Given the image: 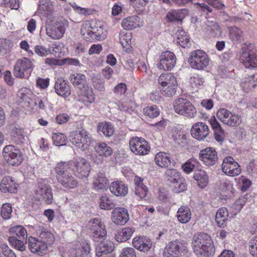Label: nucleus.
Masks as SVG:
<instances>
[{
    "label": "nucleus",
    "instance_id": "obj_1",
    "mask_svg": "<svg viewBox=\"0 0 257 257\" xmlns=\"http://www.w3.org/2000/svg\"><path fill=\"white\" fill-rule=\"evenodd\" d=\"M192 246L197 257H211L215 252L211 236L205 233L194 235L192 241Z\"/></svg>",
    "mask_w": 257,
    "mask_h": 257
},
{
    "label": "nucleus",
    "instance_id": "obj_2",
    "mask_svg": "<svg viewBox=\"0 0 257 257\" xmlns=\"http://www.w3.org/2000/svg\"><path fill=\"white\" fill-rule=\"evenodd\" d=\"M64 163V162L59 163L55 168L57 180L65 188H74L78 185V181L71 174V170Z\"/></svg>",
    "mask_w": 257,
    "mask_h": 257
},
{
    "label": "nucleus",
    "instance_id": "obj_3",
    "mask_svg": "<svg viewBox=\"0 0 257 257\" xmlns=\"http://www.w3.org/2000/svg\"><path fill=\"white\" fill-rule=\"evenodd\" d=\"M55 18L45 20L46 32L47 35L53 40H59L64 35L66 29L68 26V22L64 19H57Z\"/></svg>",
    "mask_w": 257,
    "mask_h": 257
},
{
    "label": "nucleus",
    "instance_id": "obj_4",
    "mask_svg": "<svg viewBox=\"0 0 257 257\" xmlns=\"http://www.w3.org/2000/svg\"><path fill=\"white\" fill-rule=\"evenodd\" d=\"M175 111L187 118H193L197 114L195 106L188 100L184 98L175 99L173 102Z\"/></svg>",
    "mask_w": 257,
    "mask_h": 257
},
{
    "label": "nucleus",
    "instance_id": "obj_5",
    "mask_svg": "<svg viewBox=\"0 0 257 257\" xmlns=\"http://www.w3.org/2000/svg\"><path fill=\"white\" fill-rule=\"evenodd\" d=\"M64 162L76 177L83 178L88 176L90 165L85 159L79 158Z\"/></svg>",
    "mask_w": 257,
    "mask_h": 257
},
{
    "label": "nucleus",
    "instance_id": "obj_6",
    "mask_svg": "<svg viewBox=\"0 0 257 257\" xmlns=\"http://www.w3.org/2000/svg\"><path fill=\"white\" fill-rule=\"evenodd\" d=\"M188 243L185 240H175L169 242L165 248L164 257H180L187 253Z\"/></svg>",
    "mask_w": 257,
    "mask_h": 257
},
{
    "label": "nucleus",
    "instance_id": "obj_7",
    "mask_svg": "<svg viewBox=\"0 0 257 257\" xmlns=\"http://www.w3.org/2000/svg\"><path fill=\"white\" fill-rule=\"evenodd\" d=\"M188 63L192 68L203 70L209 65V58L203 51L197 50L190 53Z\"/></svg>",
    "mask_w": 257,
    "mask_h": 257
},
{
    "label": "nucleus",
    "instance_id": "obj_8",
    "mask_svg": "<svg viewBox=\"0 0 257 257\" xmlns=\"http://www.w3.org/2000/svg\"><path fill=\"white\" fill-rule=\"evenodd\" d=\"M69 138L70 142L81 150L88 149L91 141L88 132L83 128L72 132Z\"/></svg>",
    "mask_w": 257,
    "mask_h": 257
},
{
    "label": "nucleus",
    "instance_id": "obj_9",
    "mask_svg": "<svg viewBox=\"0 0 257 257\" xmlns=\"http://www.w3.org/2000/svg\"><path fill=\"white\" fill-rule=\"evenodd\" d=\"M34 67L33 61L28 58L18 59L14 69V74L19 78H28Z\"/></svg>",
    "mask_w": 257,
    "mask_h": 257
},
{
    "label": "nucleus",
    "instance_id": "obj_10",
    "mask_svg": "<svg viewBox=\"0 0 257 257\" xmlns=\"http://www.w3.org/2000/svg\"><path fill=\"white\" fill-rule=\"evenodd\" d=\"M3 154L6 162L12 166H18L23 160L20 150L13 145L6 146L3 149Z\"/></svg>",
    "mask_w": 257,
    "mask_h": 257
},
{
    "label": "nucleus",
    "instance_id": "obj_11",
    "mask_svg": "<svg viewBox=\"0 0 257 257\" xmlns=\"http://www.w3.org/2000/svg\"><path fill=\"white\" fill-rule=\"evenodd\" d=\"M216 116L224 124L230 126H237L241 123V118L239 115L225 108L219 109L217 111Z\"/></svg>",
    "mask_w": 257,
    "mask_h": 257
},
{
    "label": "nucleus",
    "instance_id": "obj_12",
    "mask_svg": "<svg viewBox=\"0 0 257 257\" xmlns=\"http://www.w3.org/2000/svg\"><path fill=\"white\" fill-rule=\"evenodd\" d=\"M129 146L131 151L136 155H146L150 151L148 143L145 139L137 137L130 139Z\"/></svg>",
    "mask_w": 257,
    "mask_h": 257
},
{
    "label": "nucleus",
    "instance_id": "obj_13",
    "mask_svg": "<svg viewBox=\"0 0 257 257\" xmlns=\"http://www.w3.org/2000/svg\"><path fill=\"white\" fill-rule=\"evenodd\" d=\"M222 172L229 176H236L241 173V168L239 164L231 157L224 158L221 165Z\"/></svg>",
    "mask_w": 257,
    "mask_h": 257
},
{
    "label": "nucleus",
    "instance_id": "obj_14",
    "mask_svg": "<svg viewBox=\"0 0 257 257\" xmlns=\"http://www.w3.org/2000/svg\"><path fill=\"white\" fill-rule=\"evenodd\" d=\"M240 60L247 68L257 67V54L255 50L250 49L248 47L243 48Z\"/></svg>",
    "mask_w": 257,
    "mask_h": 257
},
{
    "label": "nucleus",
    "instance_id": "obj_15",
    "mask_svg": "<svg viewBox=\"0 0 257 257\" xmlns=\"http://www.w3.org/2000/svg\"><path fill=\"white\" fill-rule=\"evenodd\" d=\"M35 193L39 200L43 201L48 204H51L53 202V193L51 187L49 184L42 182H39Z\"/></svg>",
    "mask_w": 257,
    "mask_h": 257
},
{
    "label": "nucleus",
    "instance_id": "obj_16",
    "mask_svg": "<svg viewBox=\"0 0 257 257\" xmlns=\"http://www.w3.org/2000/svg\"><path fill=\"white\" fill-rule=\"evenodd\" d=\"M176 62V58L174 54L170 51L162 53L160 57V62L157 64V68L160 70H170Z\"/></svg>",
    "mask_w": 257,
    "mask_h": 257
},
{
    "label": "nucleus",
    "instance_id": "obj_17",
    "mask_svg": "<svg viewBox=\"0 0 257 257\" xmlns=\"http://www.w3.org/2000/svg\"><path fill=\"white\" fill-rule=\"evenodd\" d=\"M88 227L94 239L101 238L106 235L105 225L100 218H94L88 222Z\"/></svg>",
    "mask_w": 257,
    "mask_h": 257
},
{
    "label": "nucleus",
    "instance_id": "obj_18",
    "mask_svg": "<svg viewBox=\"0 0 257 257\" xmlns=\"http://www.w3.org/2000/svg\"><path fill=\"white\" fill-rule=\"evenodd\" d=\"M37 12L46 20L55 18L54 14V8L53 2L51 0H40Z\"/></svg>",
    "mask_w": 257,
    "mask_h": 257
},
{
    "label": "nucleus",
    "instance_id": "obj_19",
    "mask_svg": "<svg viewBox=\"0 0 257 257\" xmlns=\"http://www.w3.org/2000/svg\"><path fill=\"white\" fill-rule=\"evenodd\" d=\"M199 159L205 165L212 166L218 160L217 153L215 149L211 147L206 148L200 151Z\"/></svg>",
    "mask_w": 257,
    "mask_h": 257
},
{
    "label": "nucleus",
    "instance_id": "obj_20",
    "mask_svg": "<svg viewBox=\"0 0 257 257\" xmlns=\"http://www.w3.org/2000/svg\"><path fill=\"white\" fill-rule=\"evenodd\" d=\"M209 129L208 125L202 122L195 123L191 129L192 136L198 140L205 139L209 135Z\"/></svg>",
    "mask_w": 257,
    "mask_h": 257
},
{
    "label": "nucleus",
    "instance_id": "obj_21",
    "mask_svg": "<svg viewBox=\"0 0 257 257\" xmlns=\"http://www.w3.org/2000/svg\"><path fill=\"white\" fill-rule=\"evenodd\" d=\"M28 245L30 250L34 253L42 255L47 251L48 246L39 238L30 236L28 239Z\"/></svg>",
    "mask_w": 257,
    "mask_h": 257
},
{
    "label": "nucleus",
    "instance_id": "obj_22",
    "mask_svg": "<svg viewBox=\"0 0 257 257\" xmlns=\"http://www.w3.org/2000/svg\"><path fill=\"white\" fill-rule=\"evenodd\" d=\"M112 221L118 225H124L129 220V214L127 209L116 207L112 211Z\"/></svg>",
    "mask_w": 257,
    "mask_h": 257
},
{
    "label": "nucleus",
    "instance_id": "obj_23",
    "mask_svg": "<svg viewBox=\"0 0 257 257\" xmlns=\"http://www.w3.org/2000/svg\"><path fill=\"white\" fill-rule=\"evenodd\" d=\"M133 244L137 249L147 252L151 248L152 242L150 238L146 236H137L133 239Z\"/></svg>",
    "mask_w": 257,
    "mask_h": 257
},
{
    "label": "nucleus",
    "instance_id": "obj_24",
    "mask_svg": "<svg viewBox=\"0 0 257 257\" xmlns=\"http://www.w3.org/2000/svg\"><path fill=\"white\" fill-rule=\"evenodd\" d=\"M94 21H85L81 25L80 32L83 38L87 42L93 41Z\"/></svg>",
    "mask_w": 257,
    "mask_h": 257
},
{
    "label": "nucleus",
    "instance_id": "obj_25",
    "mask_svg": "<svg viewBox=\"0 0 257 257\" xmlns=\"http://www.w3.org/2000/svg\"><path fill=\"white\" fill-rule=\"evenodd\" d=\"M143 25L142 20L137 16H133L124 19L121 22L122 28L127 30H131L140 27Z\"/></svg>",
    "mask_w": 257,
    "mask_h": 257
},
{
    "label": "nucleus",
    "instance_id": "obj_26",
    "mask_svg": "<svg viewBox=\"0 0 257 257\" xmlns=\"http://www.w3.org/2000/svg\"><path fill=\"white\" fill-rule=\"evenodd\" d=\"M17 184L11 177L4 178L0 183V190L4 193H15L17 190Z\"/></svg>",
    "mask_w": 257,
    "mask_h": 257
},
{
    "label": "nucleus",
    "instance_id": "obj_27",
    "mask_svg": "<svg viewBox=\"0 0 257 257\" xmlns=\"http://www.w3.org/2000/svg\"><path fill=\"white\" fill-rule=\"evenodd\" d=\"M109 190L116 196H124L128 192L127 186L121 181L112 182L109 186Z\"/></svg>",
    "mask_w": 257,
    "mask_h": 257
},
{
    "label": "nucleus",
    "instance_id": "obj_28",
    "mask_svg": "<svg viewBox=\"0 0 257 257\" xmlns=\"http://www.w3.org/2000/svg\"><path fill=\"white\" fill-rule=\"evenodd\" d=\"M55 90L57 94L62 97H66L71 94L69 84L65 80L58 79L55 83Z\"/></svg>",
    "mask_w": 257,
    "mask_h": 257
},
{
    "label": "nucleus",
    "instance_id": "obj_29",
    "mask_svg": "<svg viewBox=\"0 0 257 257\" xmlns=\"http://www.w3.org/2000/svg\"><path fill=\"white\" fill-rule=\"evenodd\" d=\"M155 161L156 164L161 168L173 166L174 163L171 161L170 155L163 152H159L156 155Z\"/></svg>",
    "mask_w": 257,
    "mask_h": 257
},
{
    "label": "nucleus",
    "instance_id": "obj_30",
    "mask_svg": "<svg viewBox=\"0 0 257 257\" xmlns=\"http://www.w3.org/2000/svg\"><path fill=\"white\" fill-rule=\"evenodd\" d=\"M114 248L113 243L108 240L101 241L96 247V255L102 256L112 252Z\"/></svg>",
    "mask_w": 257,
    "mask_h": 257
},
{
    "label": "nucleus",
    "instance_id": "obj_31",
    "mask_svg": "<svg viewBox=\"0 0 257 257\" xmlns=\"http://www.w3.org/2000/svg\"><path fill=\"white\" fill-rule=\"evenodd\" d=\"M109 181L103 173L98 174L93 178V187L96 190L104 191L108 187Z\"/></svg>",
    "mask_w": 257,
    "mask_h": 257
},
{
    "label": "nucleus",
    "instance_id": "obj_32",
    "mask_svg": "<svg viewBox=\"0 0 257 257\" xmlns=\"http://www.w3.org/2000/svg\"><path fill=\"white\" fill-rule=\"evenodd\" d=\"M210 123L214 131L215 139L217 142H222L224 139V132L214 116L209 120Z\"/></svg>",
    "mask_w": 257,
    "mask_h": 257
},
{
    "label": "nucleus",
    "instance_id": "obj_33",
    "mask_svg": "<svg viewBox=\"0 0 257 257\" xmlns=\"http://www.w3.org/2000/svg\"><path fill=\"white\" fill-rule=\"evenodd\" d=\"M191 212L190 208L186 206H181L178 209L176 217L181 223H187L191 218Z\"/></svg>",
    "mask_w": 257,
    "mask_h": 257
},
{
    "label": "nucleus",
    "instance_id": "obj_34",
    "mask_svg": "<svg viewBox=\"0 0 257 257\" xmlns=\"http://www.w3.org/2000/svg\"><path fill=\"white\" fill-rule=\"evenodd\" d=\"M93 33V41L95 40L97 41H102L105 39L107 32L104 29L101 23L100 22L97 23V22L94 21Z\"/></svg>",
    "mask_w": 257,
    "mask_h": 257
},
{
    "label": "nucleus",
    "instance_id": "obj_35",
    "mask_svg": "<svg viewBox=\"0 0 257 257\" xmlns=\"http://www.w3.org/2000/svg\"><path fill=\"white\" fill-rule=\"evenodd\" d=\"M165 178L166 181L174 185H177L182 180L179 172L176 169H168L165 174Z\"/></svg>",
    "mask_w": 257,
    "mask_h": 257
},
{
    "label": "nucleus",
    "instance_id": "obj_36",
    "mask_svg": "<svg viewBox=\"0 0 257 257\" xmlns=\"http://www.w3.org/2000/svg\"><path fill=\"white\" fill-rule=\"evenodd\" d=\"M193 178L197 181L198 185L200 188H204L208 184L209 177L204 170H200L196 172L194 174Z\"/></svg>",
    "mask_w": 257,
    "mask_h": 257
},
{
    "label": "nucleus",
    "instance_id": "obj_37",
    "mask_svg": "<svg viewBox=\"0 0 257 257\" xmlns=\"http://www.w3.org/2000/svg\"><path fill=\"white\" fill-rule=\"evenodd\" d=\"M158 83L160 87L166 86L177 83L176 77L171 73H163L158 78Z\"/></svg>",
    "mask_w": 257,
    "mask_h": 257
},
{
    "label": "nucleus",
    "instance_id": "obj_38",
    "mask_svg": "<svg viewBox=\"0 0 257 257\" xmlns=\"http://www.w3.org/2000/svg\"><path fill=\"white\" fill-rule=\"evenodd\" d=\"M185 10H173L168 12L166 18L169 22L181 23L185 17Z\"/></svg>",
    "mask_w": 257,
    "mask_h": 257
},
{
    "label": "nucleus",
    "instance_id": "obj_39",
    "mask_svg": "<svg viewBox=\"0 0 257 257\" xmlns=\"http://www.w3.org/2000/svg\"><path fill=\"white\" fill-rule=\"evenodd\" d=\"M94 150L100 156L107 157L112 154V149L104 143H96Z\"/></svg>",
    "mask_w": 257,
    "mask_h": 257
},
{
    "label": "nucleus",
    "instance_id": "obj_40",
    "mask_svg": "<svg viewBox=\"0 0 257 257\" xmlns=\"http://www.w3.org/2000/svg\"><path fill=\"white\" fill-rule=\"evenodd\" d=\"M229 39L233 43L240 42L243 38L242 30L236 26L230 27L228 28Z\"/></svg>",
    "mask_w": 257,
    "mask_h": 257
},
{
    "label": "nucleus",
    "instance_id": "obj_41",
    "mask_svg": "<svg viewBox=\"0 0 257 257\" xmlns=\"http://www.w3.org/2000/svg\"><path fill=\"white\" fill-rule=\"evenodd\" d=\"M37 234H39V238L45 242L47 246L48 244H52L55 240L53 234L46 229L42 228L39 230L37 231Z\"/></svg>",
    "mask_w": 257,
    "mask_h": 257
},
{
    "label": "nucleus",
    "instance_id": "obj_42",
    "mask_svg": "<svg viewBox=\"0 0 257 257\" xmlns=\"http://www.w3.org/2000/svg\"><path fill=\"white\" fill-rule=\"evenodd\" d=\"M134 232V229L131 227H126L117 232L115 238L118 242L125 241L132 236Z\"/></svg>",
    "mask_w": 257,
    "mask_h": 257
},
{
    "label": "nucleus",
    "instance_id": "obj_43",
    "mask_svg": "<svg viewBox=\"0 0 257 257\" xmlns=\"http://www.w3.org/2000/svg\"><path fill=\"white\" fill-rule=\"evenodd\" d=\"M257 74L248 75L245 78L242 83V87L245 91L251 90L257 86Z\"/></svg>",
    "mask_w": 257,
    "mask_h": 257
},
{
    "label": "nucleus",
    "instance_id": "obj_44",
    "mask_svg": "<svg viewBox=\"0 0 257 257\" xmlns=\"http://www.w3.org/2000/svg\"><path fill=\"white\" fill-rule=\"evenodd\" d=\"M9 231L12 236L18 237L22 240H26L27 232L23 226L18 225L12 227L10 228Z\"/></svg>",
    "mask_w": 257,
    "mask_h": 257
},
{
    "label": "nucleus",
    "instance_id": "obj_45",
    "mask_svg": "<svg viewBox=\"0 0 257 257\" xmlns=\"http://www.w3.org/2000/svg\"><path fill=\"white\" fill-rule=\"evenodd\" d=\"M228 216L227 210L225 207L219 208L216 212L215 220L219 227H222L227 220Z\"/></svg>",
    "mask_w": 257,
    "mask_h": 257
},
{
    "label": "nucleus",
    "instance_id": "obj_46",
    "mask_svg": "<svg viewBox=\"0 0 257 257\" xmlns=\"http://www.w3.org/2000/svg\"><path fill=\"white\" fill-rule=\"evenodd\" d=\"M206 30L207 32L212 37H218L222 33L221 29L218 24L214 22H208Z\"/></svg>",
    "mask_w": 257,
    "mask_h": 257
},
{
    "label": "nucleus",
    "instance_id": "obj_47",
    "mask_svg": "<svg viewBox=\"0 0 257 257\" xmlns=\"http://www.w3.org/2000/svg\"><path fill=\"white\" fill-rule=\"evenodd\" d=\"M69 80L74 86H82L83 88L86 85L85 76L82 74H73L69 76Z\"/></svg>",
    "mask_w": 257,
    "mask_h": 257
},
{
    "label": "nucleus",
    "instance_id": "obj_48",
    "mask_svg": "<svg viewBox=\"0 0 257 257\" xmlns=\"http://www.w3.org/2000/svg\"><path fill=\"white\" fill-rule=\"evenodd\" d=\"M11 135L15 141L17 142L18 144L23 143L25 140L24 132L19 127H13L11 132Z\"/></svg>",
    "mask_w": 257,
    "mask_h": 257
},
{
    "label": "nucleus",
    "instance_id": "obj_49",
    "mask_svg": "<svg viewBox=\"0 0 257 257\" xmlns=\"http://www.w3.org/2000/svg\"><path fill=\"white\" fill-rule=\"evenodd\" d=\"M98 131L106 137L111 136L114 133V129L110 123L101 122L98 125Z\"/></svg>",
    "mask_w": 257,
    "mask_h": 257
},
{
    "label": "nucleus",
    "instance_id": "obj_50",
    "mask_svg": "<svg viewBox=\"0 0 257 257\" xmlns=\"http://www.w3.org/2000/svg\"><path fill=\"white\" fill-rule=\"evenodd\" d=\"M82 90V95L83 96V100L84 102L91 103L95 101V96L91 88L87 85L84 86Z\"/></svg>",
    "mask_w": 257,
    "mask_h": 257
},
{
    "label": "nucleus",
    "instance_id": "obj_51",
    "mask_svg": "<svg viewBox=\"0 0 257 257\" xmlns=\"http://www.w3.org/2000/svg\"><path fill=\"white\" fill-rule=\"evenodd\" d=\"M99 206L101 209L105 210H110L114 207L115 204L106 196H102L99 199Z\"/></svg>",
    "mask_w": 257,
    "mask_h": 257
},
{
    "label": "nucleus",
    "instance_id": "obj_52",
    "mask_svg": "<svg viewBox=\"0 0 257 257\" xmlns=\"http://www.w3.org/2000/svg\"><path fill=\"white\" fill-rule=\"evenodd\" d=\"M25 240H22L20 238H17L16 236H12L9 237V241L16 249L20 251L25 250L26 246L24 245V241Z\"/></svg>",
    "mask_w": 257,
    "mask_h": 257
},
{
    "label": "nucleus",
    "instance_id": "obj_53",
    "mask_svg": "<svg viewBox=\"0 0 257 257\" xmlns=\"http://www.w3.org/2000/svg\"><path fill=\"white\" fill-rule=\"evenodd\" d=\"M220 189L226 193V195L233 194L235 191L233 184L229 180H225L220 185Z\"/></svg>",
    "mask_w": 257,
    "mask_h": 257
},
{
    "label": "nucleus",
    "instance_id": "obj_54",
    "mask_svg": "<svg viewBox=\"0 0 257 257\" xmlns=\"http://www.w3.org/2000/svg\"><path fill=\"white\" fill-rule=\"evenodd\" d=\"M177 87V83L166 86L160 87V89L162 94L168 97H171L175 94Z\"/></svg>",
    "mask_w": 257,
    "mask_h": 257
},
{
    "label": "nucleus",
    "instance_id": "obj_55",
    "mask_svg": "<svg viewBox=\"0 0 257 257\" xmlns=\"http://www.w3.org/2000/svg\"><path fill=\"white\" fill-rule=\"evenodd\" d=\"M143 112L150 118L156 117L160 114V110L156 105L145 107L143 109Z\"/></svg>",
    "mask_w": 257,
    "mask_h": 257
},
{
    "label": "nucleus",
    "instance_id": "obj_56",
    "mask_svg": "<svg viewBox=\"0 0 257 257\" xmlns=\"http://www.w3.org/2000/svg\"><path fill=\"white\" fill-rule=\"evenodd\" d=\"M13 46L10 40L0 39V54L4 55L9 52Z\"/></svg>",
    "mask_w": 257,
    "mask_h": 257
},
{
    "label": "nucleus",
    "instance_id": "obj_57",
    "mask_svg": "<svg viewBox=\"0 0 257 257\" xmlns=\"http://www.w3.org/2000/svg\"><path fill=\"white\" fill-rule=\"evenodd\" d=\"M12 214V208L11 204L4 203L2 207L1 215L6 220L11 218Z\"/></svg>",
    "mask_w": 257,
    "mask_h": 257
},
{
    "label": "nucleus",
    "instance_id": "obj_58",
    "mask_svg": "<svg viewBox=\"0 0 257 257\" xmlns=\"http://www.w3.org/2000/svg\"><path fill=\"white\" fill-rule=\"evenodd\" d=\"M51 53L55 57L61 58L64 55V48L62 44H55L52 47Z\"/></svg>",
    "mask_w": 257,
    "mask_h": 257
},
{
    "label": "nucleus",
    "instance_id": "obj_59",
    "mask_svg": "<svg viewBox=\"0 0 257 257\" xmlns=\"http://www.w3.org/2000/svg\"><path fill=\"white\" fill-rule=\"evenodd\" d=\"M74 11L80 15L87 16L92 14L93 10L91 9L84 8L79 7L75 3L70 4Z\"/></svg>",
    "mask_w": 257,
    "mask_h": 257
},
{
    "label": "nucleus",
    "instance_id": "obj_60",
    "mask_svg": "<svg viewBox=\"0 0 257 257\" xmlns=\"http://www.w3.org/2000/svg\"><path fill=\"white\" fill-rule=\"evenodd\" d=\"M205 80L200 75L195 74L190 78V82L193 87H198L203 85Z\"/></svg>",
    "mask_w": 257,
    "mask_h": 257
},
{
    "label": "nucleus",
    "instance_id": "obj_61",
    "mask_svg": "<svg viewBox=\"0 0 257 257\" xmlns=\"http://www.w3.org/2000/svg\"><path fill=\"white\" fill-rule=\"evenodd\" d=\"M131 33H126L125 34H121L119 38L120 42L123 48L129 49L131 47Z\"/></svg>",
    "mask_w": 257,
    "mask_h": 257
},
{
    "label": "nucleus",
    "instance_id": "obj_62",
    "mask_svg": "<svg viewBox=\"0 0 257 257\" xmlns=\"http://www.w3.org/2000/svg\"><path fill=\"white\" fill-rule=\"evenodd\" d=\"M0 257H16L15 253L5 244L0 245Z\"/></svg>",
    "mask_w": 257,
    "mask_h": 257
},
{
    "label": "nucleus",
    "instance_id": "obj_63",
    "mask_svg": "<svg viewBox=\"0 0 257 257\" xmlns=\"http://www.w3.org/2000/svg\"><path fill=\"white\" fill-rule=\"evenodd\" d=\"M52 138L55 145L58 146L65 144L67 139L65 135L61 133H54Z\"/></svg>",
    "mask_w": 257,
    "mask_h": 257
},
{
    "label": "nucleus",
    "instance_id": "obj_64",
    "mask_svg": "<svg viewBox=\"0 0 257 257\" xmlns=\"http://www.w3.org/2000/svg\"><path fill=\"white\" fill-rule=\"evenodd\" d=\"M89 252V247L87 244L81 245L76 248V257H86Z\"/></svg>",
    "mask_w": 257,
    "mask_h": 257
}]
</instances>
